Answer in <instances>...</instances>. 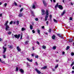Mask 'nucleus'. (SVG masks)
<instances>
[{
	"mask_svg": "<svg viewBox=\"0 0 74 74\" xmlns=\"http://www.w3.org/2000/svg\"><path fill=\"white\" fill-rule=\"evenodd\" d=\"M1 62L2 63H4V64H5V62L3 61L2 60L1 61Z\"/></svg>",
	"mask_w": 74,
	"mask_h": 74,
	"instance_id": "obj_40",
	"label": "nucleus"
},
{
	"mask_svg": "<svg viewBox=\"0 0 74 74\" xmlns=\"http://www.w3.org/2000/svg\"><path fill=\"white\" fill-rule=\"evenodd\" d=\"M51 29H49L48 31L49 33H51Z\"/></svg>",
	"mask_w": 74,
	"mask_h": 74,
	"instance_id": "obj_37",
	"label": "nucleus"
},
{
	"mask_svg": "<svg viewBox=\"0 0 74 74\" xmlns=\"http://www.w3.org/2000/svg\"><path fill=\"white\" fill-rule=\"evenodd\" d=\"M35 20L36 21H38V18H35Z\"/></svg>",
	"mask_w": 74,
	"mask_h": 74,
	"instance_id": "obj_36",
	"label": "nucleus"
},
{
	"mask_svg": "<svg viewBox=\"0 0 74 74\" xmlns=\"http://www.w3.org/2000/svg\"><path fill=\"white\" fill-rule=\"evenodd\" d=\"M42 29H44L45 28V27H44V26H43L42 27Z\"/></svg>",
	"mask_w": 74,
	"mask_h": 74,
	"instance_id": "obj_52",
	"label": "nucleus"
},
{
	"mask_svg": "<svg viewBox=\"0 0 74 74\" xmlns=\"http://www.w3.org/2000/svg\"><path fill=\"white\" fill-rule=\"evenodd\" d=\"M14 4L15 5H17V3L15 2H14Z\"/></svg>",
	"mask_w": 74,
	"mask_h": 74,
	"instance_id": "obj_44",
	"label": "nucleus"
},
{
	"mask_svg": "<svg viewBox=\"0 0 74 74\" xmlns=\"http://www.w3.org/2000/svg\"><path fill=\"white\" fill-rule=\"evenodd\" d=\"M47 68V66H45L43 67V68H42V69H45Z\"/></svg>",
	"mask_w": 74,
	"mask_h": 74,
	"instance_id": "obj_17",
	"label": "nucleus"
},
{
	"mask_svg": "<svg viewBox=\"0 0 74 74\" xmlns=\"http://www.w3.org/2000/svg\"><path fill=\"white\" fill-rule=\"evenodd\" d=\"M23 10V8H21V9L20 10V11L21 12Z\"/></svg>",
	"mask_w": 74,
	"mask_h": 74,
	"instance_id": "obj_29",
	"label": "nucleus"
},
{
	"mask_svg": "<svg viewBox=\"0 0 74 74\" xmlns=\"http://www.w3.org/2000/svg\"><path fill=\"white\" fill-rule=\"evenodd\" d=\"M55 35H53L52 36V39L53 40H54L55 39Z\"/></svg>",
	"mask_w": 74,
	"mask_h": 74,
	"instance_id": "obj_19",
	"label": "nucleus"
},
{
	"mask_svg": "<svg viewBox=\"0 0 74 74\" xmlns=\"http://www.w3.org/2000/svg\"><path fill=\"white\" fill-rule=\"evenodd\" d=\"M3 53H5V51H6V49H7V48L4 47V46L3 47Z\"/></svg>",
	"mask_w": 74,
	"mask_h": 74,
	"instance_id": "obj_8",
	"label": "nucleus"
},
{
	"mask_svg": "<svg viewBox=\"0 0 74 74\" xmlns=\"http://www.w3.org/2000/svg\"><path fill=\"white\" fill-rule=\"evenodd\" d=\"M72 74H74V71H72Z\"/></svg>",
	"mask_w": 74,
	"mask_h": 74,
	"instance_id": "obj_53",
	"label": "nucleus"
},
{
	"mask_svg": "<svg viewBox=\"0 0 74 74\" xmlns=\"http://www.w3.org/2000/svg\"><path fill=\"white\" fill-rule=\"evenodd\" d=\"M53 1L54 3H55V2H56V1H55V0H53Z\"/></svg>",
	"mask_w": 74,
	"mask_h": 74,
	"instance_id": "obj_62",
	"label": "nucleus"
},
{
	"mask_svg": "<svg viewBox=\"0 0 74 74\" xmlns=\"http://www.w3.org/2000/svg\"><path fill=\"white\" fill-rule=\"evenodd\" d=\"M53 21L54 22H55V23H57V22H58V21H57V20H56L55 19H53Z\"/></svg>",
	"mask_w": 74,
	"mask_h": 74,
	"instance_id": "obj_20",
	"label": "nucleus"
},
{
	"mask_svg": "<svg viewBox=\"0 0 74 74\" xmlns=\"http://www.w3.org/2000/svg\"><path fill=\"white\" fill-rule=\"evenodd\" d=\"M8 21H7L6 22V23L4 25L5 26H6L5 29L6 31H8V30L10 31V29H9V26L8 25Z\"/></svg>",
	"mask_w": 74,
	"mask_h": 74,
	"instance_id": "obj_1",
	"label": "nucleus"
},
{
	"mask_svg": "<svg viewBox=\"0 0 74 74\" xmlns=\"http://www.w3.org/2000/svg\"><path fill=\"white\" fill-rule=\"evenodd\" d=\"M28 42H29V41H26L25 42V44L26 45H27V44H28Z\"/></svg>",
	"mask_w": 74,
	"mask_h": 74,
	"instance_id": "obj_33",
	"label": "nucleus"
},
{
	"mask_svg": "<svg viewBox=\"0 0 74 74\" xmlns=\"http://www.w3.org/2000/svg\"><path fill=\"white\" fill-rule=\"evenodd\" d=\"M17 49L18 51H21V49L19 48V47L18 46L17 47Z\"/></svg>",
	"mask_w": 74,
	"mask_h": 74,
	"instance_id": "obj_15",
	"label": "nucleus"
},
{
	"mask_svg": "<svg viewBox=\"0 0 74 74\" xmlns=\"http://www.w3.org/2000/svg\"><path fill=\"white\" fill-rule=\"evenodd\" d=\"M58 7L60 10H63V7H62V5H59L58 6Z\"/></svg>",
	"mask_w": 74,
	"mask_h": 74,
	"instance_id": "obj_4",
	"label": "nucleus"
},
{
	"mask_svg": "<svg viewBox=\"0 0 74 74\" xmlns=\"http://www.w3.org/2000/svg\"><path fill=\"white\" fill-rule=\"evenodd\" d=\"M49 23L48 22V21H47L46 22V24L47 25H48V24H49Z\"/></svg>",
	"mask_w": 74,
	"mask_h": 74,
	"instance_id": "obj_48",
	"label": "nucleus"
},
{
	"mask_svg": "<svg viewBox=\"0 0 74 74\" xmlns=\"http://www.w3.org/2000/svg\"><path fill=\"white\" fill-rule=\"evenodd\" d=\"M72 69H73V70H74V66H73Z\"/></svg>",
	"mask_w": 74,
	"mask_h": 74,
	"instance_id": "obj_60",
	"label": "nucleus"
},
{
	"mask_svg": "<svg viewBox=\"0 0 74 74\" xmlns=\"http://www.w3.org/2000/svg\"><path fill=\"white\" fill-rule=\"evenodd\" d=\"M31 55H32V56H34L35 55V53H32V54Z\"/></svg>",
	"mask_w": 74,
	"mask_h": 74,
	"instance_id": "obj_35",
	"label": "nucleus"
},
{
	"mask_svg": "<svg viewBox=\"0 0 74 74\" xmlns=\"http://www.w3.org/2000/svg\"><path fill=\"white\" fill-rule=\"evenodd\" d=\"M16 71H18V67H16Z\"/></svg>",
	"mask_w": 74,
	"mask_h": 74,
	"instance_id": "obj_50",
	"label": "nucleus"
},
{
	"mask_svg": "<svg viewBox=\"0 0 74 74\" xmlns=\"http://www.w3.org/2000/svg\"><path fill=\"white\" fill-rule=\"evenodd\" d=\"M74 64V62H73L71 64V66H72Z\"/></svg>",
	"mask_w": 74,
	"mask_h": 74,
	"instance_id": "obj_27",
	"label": "nucleus"
},
{
	"mask_svg": "<svg viewBox=\"0 0 74 74\" xmlns=\"http://www.w3.org/2000/svg\"><path fill=\"white\" fill-rule=\"evenodd\" d=\"M31 12L32 14V16H34V12H33V11H31Z\"/></svg>",
	"mask_w": 74,
	"mask_h": 74,
	"instance_id": "obj_16",
	"label": "nucleus"
},
{
	"mask_svg": "<svg viewBox=\"0 0 74 74\" xmlns=\"http://www.w3.org/2000/svg\"><path fill=\"white\" fill-rule=\"evenodd\" d=\"M35 58H37V59H38V56L37 55L35 56Z\"/></svg>",
	"mask_w": 74,
	"mask_h": 74,
	"instance_id": "obj_31",
	"label": "nucleus"
},
{
	"mask_svg": "<svg viewBox=\"0 0 74 74\" xmlns=\"http://www.w3.org/2000/svg\"><path fill=\"white\" fill-rule=\"evenodd\" d=\"M14 35L13 36H12V38H14Z\"/></svg>",
	"mask_w": 74,
	"mask_h": 74,
	"instance_id": "obj_58",
	"label": "nucleus"
},
{
	"mask_svg": "<svg viewBox=\"0 0 74 74\" xmlns=\"http://www.w3.org/2000/svg\"><path fill=\"white\" fill-rule=\"evenodd\" d=\"M22 36H21V37L20 40H22Z\"/></svg>",
	"mask_w": 74,
	"mask_h": 74,
	"instance_id": "obj_56",
	"label": "nucleus"
},
{
	"mask_svg": "<svg viewBox=\"0 0 74 74\" xmlns=\"http://www.w3.org/2000/svg\"><path fill=\"white\" fill-rule=\"evenodd\" d=\"M73 41V39H72L71 38H70V39H69V42H71Z\"/></svg>",
	"mask_w": 74,
	"mask_h": 74,
	"instance_id": "obj_18",
	"label": "nucleus"
},
{
	"mask_svg": "<svg viewBox=\"0 0 74 74\" xmlns=\"http://www.w3.org/2000/svg\"><path fill=\"white\" fill-rule=\"evenodd\" d=\"M35 70H36V71L37 72L38 74H41V72H40V71L39 70H38V69H35Z\"/></svg>",
	"mask_w": 74,
	"mask_h": 74,
	"instance_id": "obj_5",
	"label": "nucleus"
},
{
	"mask_svg": "<svg viewBox=\"0 0 74 74\" xmlns=\"http://www.w3.org/2000/svg\"><path fill=\"white\" fill-rule=\"evenodd\" d=\"M7 3H5L4 4V5H5V7H6V6H7Z\"/></svg>",
	"mask_w": 74,
	"mask_h": 74,
	"instance_id": "obj_42",
	"label": "nucleus"
},
{
	"mask_svg": "<svg viewBox=\"0 0 74 74\" xmlns=\"http://www.w3.org/2000/svg\"><path fill=\"white\" fill-rule=\"evenodd\" d=\"M35 64L36 65H37V66H38V63H37V62H36Z\"/></svg>",
	"mask_w": 74,
	"mask_h": 74,
	"instance_id": "obj_51",
	"label": "nucleus"
},
{
	"mask_svg": "<svg viewBox=\"0 0 74 74\" xmlns=\"http://www.w3.org/2000/svg\"><path fill=\"white\" fill-rule=\"evenodd\" d=\"M23 14L20 13L19 14L18 16H19V17H22V16H23Z\"/></svg>",
	"mask_w": 74,
	"mask_h": 74,
	"instance_id": "obj_10",
	"label": "nucleus"
},
{
	"mask_svg": "<svg viewBox=\"0 0 74 74\" xmlns=\"http://www.w3.org/2000/svg\"><path fill=\"white\" fill-rule=\"evenodd\" d=\"M2 16V14H0V16L1 17Z\"/></svg>",
	"mask_w": 74,
	"mask_h": 74,
	"instance_id": "obj_59",
	"label": "nucleus"
},
{
	"mask_svg": "<svg viewBox=\"0 0 74 74\" xmlns=\"http://www.w3.org/2000/svg\"><path fill=\"white\" fill-rule=\"evenodd\" d=\"M37 32L39 34H40V30L39 29H38Z\"/></svg>",
	"mask_w": 74,
	"mask_h": 74,
	"instance_id": "obj_25",
	"label": "nucleus"
},
{
	"mask_svg": "<svg viewBox=\"0 0 74 74\" xmlns=\"http://www.w3.org/2000/svg\"><path fill=\"white\" fill-rule=\"evenodd\" d=\"M8 47L9 48L12 49L13 47V46H12V45H8Z\"/></svg>",
	"mask_w": 74,
	"mask_h": 74,
	"instance_id": "obj_12",
	"label": "nucleus"
},
{
	"mask_svg": "<svg viewBox=\"0 0 74 74\" xmlns=\"http://www.w3.org/2000/svg\"><path fill=\"white\" fill-rule=\"evenodd\" d=\"M41 11L42 15H44L45 14V11L44 10H42Z\"/></svg>",
	"mask_w": 74,
	"mask_h": 74,
	"instance_id": "obj_6",
	"label": "nucleus"
},
{
	"mask_svg": "<svg viewBox=\"0 0 74 74\" xmlns=\"http://www.w3.org/2000/svg\"><path fill=\"white\" fill-rule=\"evenodd\" d=\"M8 34H11V32H8Z\"/></svg>",
	"mask_w": 74,
	"mask_h": 74,
	"instance_id": "obj_30",
	"label": "nucleus"
},
{
	"mask_svg": "<svg viewBox=\"0 0 74 74\" xmlns=\"http://www.w3.org/2000/svg\"><path fill=\"white\" fill-rule=\"evenodd\" d=\"M66 12V10H64L63 12V13L61 14V15L63 16L65 14V12Z\"/></svg>",
	"mask_w": 74,
	"mask_h": 74,
	"instance_id": "obj_14",
	"label": "nucleus"
},
{
	"mask_svg": "<svg viewBox=\"0 0 74 74\" xmlns=\"http://www.w3.org/2000/svg\"><path fill=\"white\" fill-rule=\"evenodd\" d=\"M69 48H70V47H69V46H67L66 49V50H68L69 49Z\"/></svg>",
	"mask_w": 74,
	"mask_h": 74,
	"instance_id": "obj_28",
	"label": "nucleus"
},
{
	"mask_svg": "<svg viewBox=\"0 0 74 74\" xmlns=\"http://www.w3.org/2000/svg\"><path fill=\"white\" fill-rule=\"evenodd\" d=\"M71 55L72 56H74V53H71Z\"/></svg>",
	"mask_w": 74,
	"mask_h": 74,
	"instance_id": "obj_45",
	"label": "nucleus"
},
{
	"mask_svg": "<svg viewBox=\"0 0 74 74\" xmlns=\"http://www.w3.org/2000/svg\"><path fill=\"white\" fill-rule=\"evenodd\" d=\"M49 17H50V18L51 19H52V15H49Z\"/></svg>",
	"mask_w": 74,
	"mask_h": 74,
	"instance_id": "obj_38",
	"label": "nucleus"
},
{
	"mask_svg": "<svg viewBox=\"0 0 74 74\" xmlns=\"http://www.w3.org/2000/svg\"><path fill=\"white\" fill-rule=\"evenodd\" d=\"M14 36L15 38H17V39H18L19 38L20 36H21V34H19L18 35L16 34L15 35H14Z\"/></svg>",
	"mask_w": 74,
	"mask_h": 74,
	"instance_id": "obj_3",
	"label": "nucleus"
},
{
	"mask_svg": "<svg viewBox=\"0 0 74 74\" xmlns=\"http://www.w3.org/2000/svg\"><path fill=\"white\" fill-rule=\"evenodd\" d=\"M3 58H5V55H3Z\"/></svg>",
	"mask_w": 74,
	"mask_h": 74,
	"instance_id": "obj_54",
	"label": "nucleus"
},
{
	"mask_svg": "<svg viewBox=\"0 0 74 74\" xmlns=\"http://www.w3.org/2000/svg\"><path fill=\"white\" fill-rule=\"evenodd\" d=\"M42 48H43V49H45V48H46V47L45 46L43 45L42 46Z\"/></svg>",
	"mask_w": 74,
	"mask_h": 74,
	"instance_id": "obj_24",
	"label": "nucleus"
},
{
	"mask_svg": "<svg viewBox=\"0 0 74 74\" xmlns=\"http://www.w3.org/2000/svg\"><path fill=\"white\" fill-rule=\"evenodd\" d=\"M12 22H13L12 21H11V22L10 23V25H12Z\"/></svg>",
	"mask_w": 74,
	"mask_h": 74,
	"instance_id": "obj_47",
	"label": "nucleus"
},
{
	"mask_svg": "<svg viewBox=\"0 0 74 74\" xmlns=\"http://www.w3.org/2000/svg\"><path fill=\"white\" fill-rule=\"evenodd\" d=\"M46 15L45 16V21H47L48 18V15H49V13H48V10H46Z\"/></svg>",
	"mask_w": 74,
	"mask_h": 74,
	"instance_id": "obj_2",
	"label": "nucleus"
},
{
	"mask_svg": "<svg viewBox=\"0 0 74 74\" xmlns=\"http://www.w3.org/2000/svg\"><path fill=\"white\" fill-rule=\"evenodd\" d=\"M26 30V29H25L24 27H23L21 29L22 31H24V30Z\"/></svg>",
	"mask_w": 74,
	"mask_h": 74,
	"instance_id": "obj_26",
	"label": "nucleus"
},
{
	"mask_svg": "<svg viewBox=\"0 0 74 74\" xmlns=\"http://www.w3.org/2000/svg\"><path fill=\"white\" fill-rule=\"evenodd\" d=\"M73 20V18H72V17H70L69 18V20H70V21H71V20Z\"/></svg>",
	"mask_w": 74,
	"mask_h": 74,
	"instance_id": "obj_39",
	"label": "nucleus"
},
{
	"mask_svg": "<svg viewBox=\"0 0 74 74\" xmlns=\"http://www.w3.org/2000/svg\"><path fill=\"white\" fill-rule=\"evenodd\" d=\"M32 32H33V33H35V31H34V30H32Z\"/></svg>",
	"mask_w": 74,
	"mask_h": 74,
	"instance_id": "obj_43",
	"label": "nucleus"
},
{
	"mask_svg": "<svg viewBox=\"0 0 74 74\" xmlns=\"http://www.w3.org/2000/svg\"><path fill=\"white\" fill-rule=\"evenodd\" d=\"M20 71L21 74H24V71H23L22 69H20Z\"/></svg>",
	"mask_w": 74,
	"mask_h": 74,
	"instance_id": "obj_9",
	"label": "nucleus"
},
{
	"mask_svg": "<svg viewBox=\"0 0 74 74\" xmlns=\"http://www.w3.org/2000/svg\"><path fill=\"white\" fill-rule=\"evenodd\" d=\"M36 43L37 44H38V45H40V43H39V42H38V41H37L36 42Z\"/></svg>",
	"mask_w": 74,
	"mask_h": 74,
	"instance_id": "obj_46",
	"label": "nucleus"
},
{
	"mask_svg": "<svg viewBox=\"0 0 74 74\" xmlns=\"http://www.w3.org/2000/svg\"><path fill=\"white\" fill-rule=\"evenodd\" d=\"M15 23H16V22H15V21L14 22H13L14 24H15Z\"/></svg>",
	"mask_w": 74,
	"mask_h": 74,
	"instance_id": "obj_61",
	"label": "nucleus"
},
{
	"mask_svg": "<svg viewBox=\"0 0 74 74\" xmlns=\"http://www.w3.org/2000/svg\"><path fill=\"white\" fill-rule=\"evenodd\" d=\"M62 53L63 55H64V53H65V52H64L63 51V52H62Z\"/></svg>",
	"mask_w": 74,
	"mask_h": 74,
	"instance_id": "obj_57",
	"label": "nucleus"
},
{
	"mask_svg": "<svg viewBox=\"0 0 74 74\" xmlns=\"http://www.w3.org/2000/svg\"><path fill=\"white\" fill-rule=\"evenodd\" d=\"M57 67H58V64H57V66H55V69H56Z\"/></svg>",
	"mask_w": 74,
	"mask_h": 74,
	"instance_id": "obj_34",
	"label": "nucleus"
},
{
	"mask_svg": "<svg viewBox=\"0 0 74 74\" xmlns=\"http://www.w3.org/2000/svg\"><path fill=\"white\" fill-rule=\"evenodd\" d=\"M27 59L28 61L30 62H33V60L32 59L30 60V59L28 58H27Z\"/></svg>",
	"mask_w": 74,
	"mask_h": 74,
	"instance_id": "obj_11",
	"label": "nucleus"
},
{
	"mask_svg": "<svg viewBox=\"0 0 74 74\" xmlns=\"http://www.w3.org/2000/svg\"><path fill=\"white\" fill-rule=\"evenodd\" d=\"M21 6H22V5H19V7H21Z\"/></svg>",
	"mask_w": 74,
	"mask_h": 74,
	"instance_id": "obj_63",
	"label": "nucleus"
},
{
	"mask_svg": "<svg viewBox=\"0 0 74 74\" xmlns=\"http://www.w3.org/2000/svg\"><path fill=\"white\" fill-rule=\"evenodd\" d=\"M43 3L44 4V5L45 6H46L47 5V3H46L45 1H43Z\"/></svg>",
	"mask_w": 74,
	"mask_h": 74,
	"instance_id": "obj_13",
	"label": "nucleus"
},
{
	"mask_svg": "<svg viewBox=\"0 0 74 74\" xmlns=\"http://www.w3.org/2000/svg\"><path fill=\"white\" fill-rule=\"evenodd\" d=\"M52 71H55V69L53 68H52Z\"/></svg>",
	"mask_w": 74,
	"mask_h": 74,
	"instance_id": "obj_49",
	"label": "nucleus"
},
{
	"mask_svg": "<svg viewBox=\"0 0 74 74\" xmlns=\"http://www.w3.org/2000/svg\"><path fill=\"white\" fill-rule=\"evenodd\" d=\"M57 35L58 36H59V37H61V38H62V35H61L60 34H58Z\"/></svg>",
	"mask_w": 74,
	"mask_h": 74,
	"instance_id": "obj_22",
	"label": "nucleus"
},
{
	"mask_svg": "<svg viewBox=\"0 0 74 74\" xmlns=\"http://www.w3.org/2000/svg\"><path fill=\"white\" fill-rule=\"evenodd\" d=\"M2 4V3L1 2H0V5H1Z\"/></svg>",
	"mask_w": 74,
	"mask_h": 74,
	"instance_id": "obj_64",
	"label": "nucleus"
},
{
	"mask_svg": "<svg viewBox=\"0 0 74 74\" xmlns=\"http://www.w3.org/2000/svg\"><path fill=\"white\" fill-rule=\"evenodd\" d=\"M32 49H33V50H35V49H34V47H33Z\"/></svg>",
	"mask_w": 74,
	"mask_h": 74,
	"instance_id": "obj_55",
	"label": "nucleus"
},
{
	"mask_svg": "<svg viewBox=\"0 0 74 74\" xmlns=\"http://www.w3.org/2000/svg\"><path fill=\"white\" fill-rule=\"evenodd\" d=\"M59 4V3H58L56 5V6H55V8H57V7H58V6H59V5H58V4Z\"/></svg>",
	"mask_w": 74,
	"mask_h": 74,
	"instance_id": "obj_21",
	"label": "nucleus"
},
{
	"mask_svg": "<svg viewBox=\"0 0 74 74\" xmlns=\"http://www.w3.org/2000/svg\"><path fill=\"white\" fill-rule=\"evenodd\" d=\"M30 28L31 30H32L33 29V26L32 25H31L30 26Z\"/></svg>",
	"mask_w": 74,
	"mask_h": 74,
	"instance_id": "obj_23",
	"label": "nucleus"
},
{
	"mask_svg": "<svg viewBox=\"0 0 74 74\" xmlns=\"http://www.w3.org/2000/svg\"><path fill=\"white\" fill-rule=\"evenodd\" d=\"M17 25H19V21H17Z\"/></svg>",
	"mask_w": 74,
	"mask_h": 74,
	"instance_id": "obj_41",
	"label": "nucleus"
},
{
	"mask_svg": "<svg viewBox=\"0 0 74 74\" xmlns=\"http://www.w3.org/2000/svg\"><path fill=\"white\" fill-rule=\"evenodd\" d=\"M56 46H54L53 47V49H56Z\"/></svg>",
	"mask_w": 74,
	"mask_h": 74,
	"instance_id": "obj_32",
	"label": "nucleus"
},
{
	"mask_svg": "<svg viewBox=\"0 0 74 74\" xmlns=\"http://www.w3.org/2000/svg\"><path fill=\"white\" fill-rule=\"evenodd\" d=\"M36 6H37V5L34 3L32 5V8H33L34 9H35V8H36Z\"/></svg>",
	"mask_w": 74,
	"mask_h": 74,
	"instance_id": "obj_7",
	"label": "nucleus"
}]
</instances>
